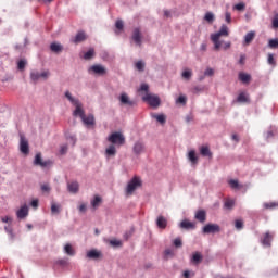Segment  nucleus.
I'll return each instance as SVG.
<instances>
[{
    "label": "nucleus",
    "mask_w": 278,
    "mask_h": 278,
    "mask_svg": "<svg viewBox=\"0 0 278 278\" xmlns=\"http://www.w3.org/2000/svg\"><path fill=\"white\" fill-rule=\"evenodd\" d=\"M245 60H247V56L244 54H241L239 59V64H244Z\"/></svg>",
    "instance_id": "62"
},
{
    "label": "nucleus",
    "mask_w": 278,
    "mask_h": 278,
    "mask_svg": "<svg viewBox=\"0 0 278 278\" xmlns=\"http://www.w3.org/2000/svg\"><path fill=\"white\" fill-rule=\"evenodd\" d=\"M56 264H59V266H68V261L66 258H61L56 261Z\"/></svg>",
    "instance_id": "52"
},
{
    "label": "nucleus",
    "mask_w": 278,
    "mask_h": 278,
    "mask_svg": "<svg viewBox=\"0 0 278 278\" xmlns=\"http://www.w3.org/2000/svg\"><path fill=\"white\" fill-rule=\"evenodd\" d=\"M156 225L159 229H166V226L168 225V220L164 216H159L156 219Z\"/></svg>",
    "instance_id": "23"
},
{
    "label": "nucleus",
    "mask_w": 278,
    "mask_h": 278,
    "mask_svg": "<svg viewBox=\"0 0 278 278\" xmlns=\"http://www.w3.org/2000/svg\"><path fill=\"white\" fill-rule=\"evenodd\" d=\"M200 50L201 51H207V43H201V46H200Z\"/></svg>",
    "instance_id": "63"
},
{
    "label": "nucleus",
    "mask_w": 278,
    "mask_h": 278,
    "mask_svg": "<svg viewBox=\"0 0 278 278\" xmlns=\"http://www.w3.org/2000/svg\"><path fill=\"white\" fill-rule=\"evenodd\" d=\"M244 8H247V4H244V2H240L233 7V10H238L239 12H242Z\"/></svg>",
    "instance_id": "45"
},
{
    "label": "nucleus",
    "mask_w": 278,
    "mask_h": 278,
    "mask_svg": "<svg viewBox=\"0 0 278 278\" xmlns=\"http://www.w3.org/2000/svg\"><path fill=\"white\" fill-rule=\"evenodd\" d=\"M255 38V31H249L245 36H244V41L243 45H251V42H253V39Z\"/></svg>",
    "instance_id": "27"
},
{
    "label": "nucleus",
    "mask_w": 278,
    "mask_h": 278,
    "mask_svg": "<svg viewBox=\"0 0 278 278\" xmlns=\"http://www.w3.org/2000/svg\"><path fill=\"white\" fill-rule=\"evenodd\" d=\"M30 205H31V207H35V210H36V207H38V200L37 199L33 200Z\"/></svg>",
    "instance_id": "64"
},
{
    "label": "nucleus",
    "mask_w": 278,
    "mask_h": 278,
    "mask_svg": "<svg viewBox=\"0 0 278 278\" xmlns=\"http://www.w3.org/2000/svg\"><path fill=\"white\" fill-rule=\"evenodd\" d=\"M84 40H86V33L78 31L77 35L73 38L72 42L77 45L79 42H84Z\"/></svg>",
    "instance_id": "24"
},
{
    "label": "nucleus",
    "mask_w": 278,
    "mask_h": 278,
    "mask_svg": "<svg viewBox=\"0 0 278 278\" xmlns=\"http://www.w3.org/2000/svg\"><path fill=\"white\" fill-rule=\"evenodd\" d=\"M268 47L269 49H278V39H269Z\"/></svg>",
    "instance_id": "39"
},
{
    "label": "nucleus",
    "mask_w": 278,
    "mask_h": 278,
    "mask_svg": "<svg viewBox=\"0 0 278 278\" xmlns=\"http://www.w3.org/2000/svg\"><path fill=\"white\" fill-rule=\"evenodd\" d=\"M119 101L123 105H134V101L129 99V96H127V93H122L119 96Z\"/></svg>",
    "instance_id": "21"
},
{
    "label": "nucleus",
    "mask_w": 278,
    "mask_h": 278,
    "mask_svg": "<svg viewBox=\"0 0 278 278\" xmlns=\"http://www.w3.org/2000/svg\"><path fill=\"white\" fill-rule=\"evenodd\" d=\"M108 141L111 142V144L122 147V144H125V136L121 132H113L108 137Z\"/></svg>",
    "instance_id": "5"
},
{
    "label": "nucleus",
    "mask_w": 278,
    "mask_h": 278,
    "mask_svg": "<svg viewBox=\"0 0 278 278\" xmlns=\"http://www.w3.org/2000/svg\"><path fill=\"white\" fill-rule=\"evenodd\" d=\"M225 21H226V23H231V13H229V12L225 13Z\"/></svg>",
    "instance_id": "56"
},
{
    "label": "nucleus",
    "mask_w": 278,
    "mask_h": 278,
    "mask_svg": "<svg viewBox=\"0 0 278 278\" xmlns=\"http://www.w3.org/2000/svg\"><path fill=\"white\" fill-rule=\"evenodd\" d=\"M140 90L143 91V92H147V91L149 90V85L142 84V85L140 86Z\"/></svg>",
    "instance_id": "59"
},
{
    "label": "nucleus",
    "mask_w": 278,
    "mask_h": 278,
    "mask_svg": "<svg viewBox=\"0 0 278 278\" xmlns=\"http://www.w3.org/2000/svg\"><path fill=\"white\" fill-rule=\"evenodd\" d=\"M2 223H7L8 225H12V217L10 216H4L1 217Z\"/></svg>",
    "instance_id": "53"
},
{
    "label": "nucleus",
    "mask_w": 278,
    "mask_h": 278,
    "mask_svg": "<svg viewBox=\"0 0 278 278\" xmlns=\"http://www.w3.org/2000/svg\"><path fill=\"white\" fill-rule=\"evenodd\" d=\"M48 162L42 161V156L40 154H36L34 165L41 166V168H46L48 166Z\"/></svg>",
    "instance_id": "19"
},
{
    "label": "nucleus",
    "mask_w": 278,
    "mask_h": 278,
    "mask_svg": "<svg viewBox=\"0 0 278 278\" xmlns=\"http://www.w3.org/2000/svg\"><path fill=\"white\" fill-rule=\"evenodd\" d=\"M165 257H173L175 255V251L173 249H166L164 251Z\"/></svg>",
    "instance_id": "46"
},
{
    "label": "nucleus",
    "mask_w": 278,
    "mask_h": 278,
    "mask_svg": "<svg viewBox=\"0 0 278 278\" xmlns=\"http://www.w3.org/2000/svg\"><path fill=\"white\" fill-rule=\"evenodd\" d=\"M220 232V226L218 224H206L202 228V233H219Z\"/></svg>",
    "instance_id": "8"
},
{
    "label": "nucleus",
    "mask_w": 278,
    "mask_h": 278,
    "mask_svg": "<svg viewBox=\"0 0 278 278\" xmlns=\"http://www.w3.org/2000/svg\"><path fill=\"white\" fill-rule=\"evenodd\" d=\"M29 215V207L27 205L21 206L20 210L16 212L17 218H26Z\"/></svg>",
    "instance_id": "14"
},
{
    "label": "nucleus",
    "mask_w": 278,
    "mask_h": 278,
    "mask_svg": "<svg viewBox=\"0 0 278 278\" xmlns=\"http://www.w3.org/2000/svg\"><path fill=\"white\" fill-rule=\"evenodd\" d=\"M103 199H101V195H94L93 199H91L90 204L93 210H97L99 205H101Z\"/></svg>",
    "instance_id": "22"
},
{
    "label": "nucleus",
    "mask_w": 278,
    "mask_h": 278,
    "mask_svg": "<svg viewBox=\"0 0 278 278\" xmlns=\"http://www.w3.org/2000/svg\"><path fill=\"white\" fill-rule=\"evenodd\" d=\"M67 141L70 144L75 146V142L77 141V139H75V137L71 136V137H67Z\"/></svg>",
    "instance_id": "58"
},
{
    "label": "nucleus",
    "mask_w": 278,
    "mask_h": 278,
    "mask_svg": "<svg viewBox=\"0 0 278 278\" xmlns=\"http://www.w3.org/2000/svg\"><path fill=\"white\" fill-rule=\"evenodd\" d=\"M179 227L181 229H194V223L188 220V219H185L182 220L180 224H179Z\"/></svg>",
    "instance_id": "25"
},
{
    "label": "nucleus",
    "mask_w": 278,
    "mask_h": 278,
    "mask_svg": "<svg viewBox=\"0 0 278 278\" xmlns=\"http://www.w3.org/2000/svg\"><path fill=\"white\" fill-rule=\"evenodd\" d=\"M230 188H232V190H240L242 189V185H240V182H238V180L236 179H231L228 181Z\"/></svg>",
    "instance_id": "30"
},
{
    "label": "nucleus",
    "mask_w": 278,
    "mask_h": 278,
    "mask_svg": "<svg viewBox=\"0 0 278 278\" xmlns=\"http://www.w3.org/2000/svg\"><path fill=\"white\" fill-rule=\"evenodd\" d=\"M86 257L87 260H101V257H103V253L97 249H92L87 251Z\"/></svg>",
    "instance_id": "11"
},
{
    "label": "nucleus",
    "mask_w": 278,
    "mask_h": 278,
    "mask_svg": "<svg viewBox=\"0 0 278 278\" xmlns=\"http://www.w3.org/2000/svg\"><path fill=\"white\" fill-rule=\"evenodd\" d=\"M67 190L71 194H77L79 192V184L77 181L68 182Z\"/></svg>",
    "instance_id": "16"
},
{
    "label": "nucleus",
    "mask_w": 278,
    "mask_h": 278,
    "mask_svg": "<svg viewBox=\"0 0 278 278\" xmlns=\"http://www.w3.org/2000/svg\"><path fill=\"white\" fill-rule=\"evenodd\" d=\"M200 153L201 155H203L204 157H212V151H210L208 147H202L200 149Z\"/></svg>",
    "instance_id": "32"
},
{
    "label": "nucleus",
    "mask_w": 278,
    "mask_h": 278,
    "mask_svg": "<svg viewBox=\"0 0 278 278\" xmlns=\"http://www.w3.org/2000/svg\"><path fill=\"white\" fill-rule=\"evenodd\" d=\"M261 242L263 247H270V242H273V235L270 232H266Z\"/></svg>",
    "instance_id": "20"
},
{
    "label": "nucleus",
    "mask_w": 278,
    "mask_h": 278,
    "mask_svg": "<svg viewBox=\"0 0 278 278\" xmlns=\"http://www.w3.org/2000/svg\"><path fill=\"white\" fill-rule=\"evenodd\" d=\"M131 40L137 47H142V33L140 31V28L134 29Z\"/></svg>",
    "instance_id": "10"
},
{
    "label": "nucleus",
    "mask_w": 278,
    "mask_h": 278,
    "mask_svg": "<svg viewBox=\"0 0 278 278\" xmlns=\"http://www.w3.org/2000/svg\"><path fill=\"white\" fill-rule=\"evenodd\" d=\"M137 71H139L140 73H142V71H144V61H138L136 64H135Z\"/></svg>",
    "instance_id": "40"
},
{
    "label": "nucleus",
    "mask_w": 278,
    "mask_h": 278,
    "mask_svg": "<svg viewBox=\"0 0 278 278\" xmlns=\"http://www.w3.org/2000/svg\"><path fill=\"white\" fill-rule=\"evenodd\" d=\"M41 192H46L47 194H49V192H51V185L49 184H41Z\"/></svg>",
    "instance_id": "41"
},
{
    "label": "nucleus",
    "mask_w": 278,
    "mask_h": 278,
    "mask_svg": "<svg viewBox=\"0 0 278 278\" xmlns=\"http://www.w3.org/2000/svg\"><path fill=\"white\" fill-rule=\"evenodd\" d=\"M116 155V147L114 144L109 146L105 149V157L110 160V157H114Z\"/></svg>",
    "instance_id": "18"
},
{
    "label": "nucleus",
    "mask_w": 278,
    "mask_h": 278,
    "mask_svg": "<svg viewBox=\"0 0 278 278\" xmlns=\"http://www.w3.org/2000/svg\"><path fill=\"white\" fill-rule=\"evenodd\" d=\"M268 64H275V56H273V54H268V59H267Z\"/></svg>",
    "instance_id": "57"
},
{
    "label": "nucleus",
    "mask_w": 278,
    "mask_h": 278,
    "mask_svg": "<svg viewBox=\"0 0 278 278\" xmlns=\"http://www.w3.org/2000/svg\"><path fill=\"white\" fill-rule=\"evenodd\" d=\"M239 79L242 81V84H249L251 81V76L247 73H239Z\"/></svg>",
    "instance_id": "29"
},
{
    "label": "nucleus",
    "mask_w": 278,
    "mask_h": 278,
    "mask_svg": "<svg viewBox=\"0 0 278 278\" xmlns=\"http://www.w3.org/2000/svg\"><path fill=\"white\" fill-rule=\"evenodd\" d=\"M181 77L182 79H186L187 81L190 80V78L192 77V70H185L181 73Z\"/></svg>",
    "instance_id": "33"
},
{
    "label": "nucleus",
    "mask_w": 278,
    "mask_h": 278,
    "mask_svg": "<svg viewBox=\"0 0 278 278\" xmlns=\"http://www.w3.org/2000/svg\"><path fill=\"white\" fill-rule=\"evenodd\" d=\"M94 58V49H89L85 54H84V60H92Z\"/></svg>",
    "instance_id": "36"
},
{
    "label": "nucleus",
    "mask_w": 278,
    "mask_h": 278,
    "mask_svg": "<svg viewBox=\"0 0 278 278\" xmlns=\"http://www.w3.org/2000/svg\"><path fill=\"white\" fill-rule=\"evenodd\" d=\"M25 66H27V61H25V60L18 61V63H17V68H18L20 71H23V70L25 68Z\"/></svg>",
    "instance_id": "47"
},
{
    "label": "nucleus",
    "mask_w": 278,
    "mask_h": 278,
    "mask_svg": "<svg viewBox=\"0 0 278 278\" xmlns=\"http://www.w3.org/2000/svg\"><path fill=\"white\" fill-rule=\"evenodd\" d=\"M233 205H236L235 200H226L225 207H227V210H231V207H233Z\"/></svg>",
    "instance_id": "43"
},
{
    "label": "nucleus",
    "mask_w": 278,
    "mask_h": 278,
    "mask_svg": "<svg viewBox=\"0 0 278 278\" xmlns=\"http://www.w3.org/2000/svg\"><path fill=\"white\" fill-rule=\"evenodd\" d=\"M173 244H174V247L179 248V247H182L184 243L181 242V239H180V238H176V239L174 240Z\"/></svg>",
    "instance_id": "54"
},
{
    "label": "nucleus",
    "mask_w": 278,
    "mask_h": 278,
    "mask_svg": "<svg viewBox=\"0 0 278 278\" xmlns=\"http://www.w3.org/2000/svg\"><path fill=\"white\" fill-rule=\"evenodd\" d=\"M201 262H203V255H201V253L199 252L193 253L191 257V263L197 265L201 264Z\"/></svg>",
    "instance_id": "26"
},
{
    "label": "nucleus",
    "mask_w": 278,
    "mask_h": 278,
    "mask_svg": "<svg viewBox=\"0 0 278 278\" xmlns=\"http://www.w3.org/2000/svg\"><path fill=\"white\" fill-rule=\"evenodd\" d=\"M273 28H274V29H278V17H275V18L273 20Z\"/></svg>",
    "instance_id": "60"
},
{
    "label": "nucleus",
    "mask_w": 278,
    "mask_h": 278,
    "mask_svg": "<svg viewBox=\"0 0 278 278\" xmlns=\"http://www.w3.org/2000/svg\"><path fill=\"white\" fill-rule=\"evenodd\" d=\"M231 140H233V142H240V137L237 134H233Z\"/></svg>",
    "instance_id": "61"
},
{
    "label": "nucleus",
    "mask_w": 278,
    "mask_h": 278,
    "mask_svg": "<svg viewBox=\"0 0 278 278\" xmlns=\"http://www.w3.org/2000/svg\"><path fill=\"white\" fill-rule=\"evenodd\" d=\"M187 159L189 160V162L194 165L199 163V156L197 155V151L194 150H189L188 154H187Z\"/></svg>",
    "instance_id": "15"
},
{
    "label": "nucleus",
    "mask_w": 278,
    "mask_h": 278,
    "mask_svg": "<svg viewBox=\"0 0 278 278\" xmlns=\"http://www.w3.org/2000/svg\"><path fill=\"white\" fill-rule=\"evenodd\" d=\"M88 73H89V75H105V73H108V71L105 70V67L103 65L96 64L88 68Z\"/></svg>",
    "instance_id": "7"
},
{
    "label": "nucleus",
    "mask_w": 278,
    "mask_h": 278,
    "mask_svg": "<svg viewBox=\"0 0 278 278\" xmlns=\"http://www.w3.org/2000/svg\"><path fill=\"white\" fill-rule=\"evenodd\" d=\"M87 210H88L87 203H84V202L79 203L78 211L80 212V214H86Z\"/></svg>",
    "instance_id": "38"
},
{
    "label": "nucleus",
    "mask_w": 278,
    "mask_h": 278,
    "mask_svg": "<svg viewBox=\"0 0 278 278\" xmlns=\"http://www.w3.org/2000/svg\"><path fill=\"white\" fill-rule=\"evenodd\" d=\"M143 101H147V103H149V105H151V108H159L161 101H160V97L155 96V94H151L148 93L143 97Z\"/></svg>",
    "instance_id": "6"
},
{
    "label": "nucleus",
    "mask_w": 278,
    "mask_h": 278,
    "mask_svg": "<svg viewBox=\"0 0 278 278\" xmlns=\"http://www.w3.org/2000/svg\"><path fill=\"white\" fill-rule=\"evenodd\" d=\"M140 186H142V180L139 177L135 176L127 184L126 194L128 197H131V194H134V192H136V190H138V188H140Z\"/></svg>",
    "instance_id": "4"
},
{
    "label": "nucleus",
    "mask_w": 278,
    "mask_h": 278,
    "mask_svg": "<svg viewBox=\"0 0 278 278\" xmlns=\"http://www.w3.org/2000/svg\"><path fill=\"white\" fill-rule=\"evenodd\" d=\"M61 205L55 203V202H52L51 203V212L52 214H60V210H61Z\"/></svg>",
    "instance_id": "35"
},
{
    "label": "nucleus",
    "mask_w": 278,
    "mask_h": 278,
    "mask_svg": "<svg viewBox=\"0 0 278 278\" xmlns=\"http://www.w3.org/2000/svg\"><path fill=\"white\" fill-rule=\"evenodd\" d=\"M204 77H214V68H211V67L206 68L204 71Z\"/></svg>",
    "instance_id": "44"
},
{
    "label": "nucleus",
    "mask_w": 278,
    "mask_h": 278,
    "mask_svg": "<svg viewBox=\"0 0 278 278\" xmlns=\"http://www.w3.org/2000/svg\"><path fill=\"white\" fill-rule=\"evenodd\" d=\"M205 21H207V23H213L214 22V13L212 12H207L204 16Z\"/></svg>",
    "instance_id": "42"
},
{
    "label": "nucleus",
    "mask_w": 278,
    "mask_h": 278,
    "mask_svg": "<svg viewBox=\"0 0 278 278\" xmlns=\"http://www.w3.org/2000/svg\"><path fill=\"white\" fill-rule=\"evenodd\" d=\"M51 77V72L49 70H33L30 71V80L33 84H38V81H47Z\"/></svg>",
    "instance_id": "3"
},
{
    "label": "nucleus",
    "mask_w": 278,
    "mask_h": 278,
    "mask_svg": "<svg viewBox=\"0 0 278 278\" xmlns=\"http://www.w3.org/2000/svg\"><path fill=\"white\" fill-rule=\"evenodd\" d=\"M110 245H111V247H121V241H119V240H116V239L111 240V241H110Z\"/></svg>",
    "instance_id": "55"
},
{
    "label": "nucleus",
    "mask_w": 278,
    "mask_h": 278,
    "mask_svg": "<svg viewBox=\"0 0 278 278\" xmlns=\"http://www.w3.org/2000/svg\"><path fill=\"white\" fill-rule=\"evenodd\" d=\"M50 49L54 53H60V51H62L63 47L60 43L54 42V43L50 45Z\"/></svg>",
    "instance_id": "34"
},
{
    "label": "nucleus",
    "mask_w": 278,
    "mask_h": 278,
    "mask_svg": "<svg viewBox=\"0 0 278 278\" xmlns=\"http://www.w3.org/2000/svg\"><path fill=\"white\" fill-rule=\"evenodd\" d=\"M63 251L66 255H70V257H75L76 251L75 248L71 243H66L63 248Z\"/></svg>",
    "instance_id": "17"
},
{
    "label": "nucleus",
    "mask_w": 278,
    "mask_h": 278,
    "mask_svg": "<svg viewBox=\"0 0 278 278\" xmlns=\"http://www.w3.org/2000/svg\"><path fill=\"white\" fill-rule=\"evenodd\" d=\"M264 207H266V210L273 208V207H278V203H276V202L264 203Z\"/></svg>",
    "instance_id": "50"
},
{
    "label": "nucleus",
    "mask_w": 278,
    "mask_h": 278,
    "mask_svg": "<svg viewBox=\"0 0 278 278\" xmlns=\"http://www.w3.org/2000/svg\"><path fill=\"white\" fill-rule=\"evenodd\" d=\"M67 151H68V146H66V144L61 146V148H60V154L61 155L66 154Z\"/></svg>",
    "instance_id": "51"
},
{
    "label": "nucleus",
    "mask_w": 278,
    "mask_h": 278,
    "mask_svg": "<svg viewBox=\"0 0 278 278\" xmlns=\"http://www.w3.org/2000/svg\"><path fill=\"white\" fill-rule=\"evenodd\" d=\"M195 220H199V223H205L207 220V213L204 210H199L194 214Z\"/></svg>",
    "instance_id": "13"
},
{
    "label": "nucleus",
    "mask_w": 278,
    "mask_h": 278,
    "mask_svg": "<svg viewBox=\"0 0 278 278\" xmlns=\"http://www.w3.org/2000/svg\"><path fill=\"white\" fill-rule=\"evenodd\" d=\"M237 101H239V103H248L249 101V93L247 92H241L238 98Z\"/></svg>",
    "instance_id": "31"
},
{
    "label": "nucleus",
    "mask_w": 278,
    "mask_h": 278,
    "mask_svg": "<svg viewBox=\"0 0 278 278\" xmlns=\"http://www.w3.org/2000/svg\"><path fill=\"white\" fill-rule=\"evenodd\" d=\"M146 150L147 149L144 147V142H142V141H136L132 147V151H134L135 155H142V153H144Z\"/></svg>",
    "instance_id": "12"
},
{
    "label": "nucleus",
    "mask_w": 278,
    "mask_h": 278,
    "mask_svg": "<svg viewBox=\"0 0 278 278\" xmlns=\"http://www.w3.org/2000/svg\"><path fill=\"white\" fill-rule=\"evenodd\" d=\"M188 98L186 96H179L176 100L177 105H186Z\"/></svg>",
    "instance_id": "37"
},
{
    "label": "nucleus",
    "mask_w": 278,
    "mask_h": 278,
    "mask_svg": "<svg viewBox=\"0 0 278 278\" xmlns=\"http://www.w3.org/2000/svg\"><path fill=\"white\" fill-rule=\"evenodd\" d=\"M235 227H236V229L240 230V229H242V227H244V223L241 219H237L235 222Z\"/></svg>",
    "instance_id": "48"
},
{
    "label": "nucleus",
    "mask_w": 278,
    "mask_h": 278,
    "mask_svg": "<svg viewBox=\"0 0 278 278\" xmlns=\"http://www.w3.org/2000/svg\"><path fill=\"white\" fill-rule=\"evenodd\" d=\"M227 37L229 36V27L227 25L223 24L217 33H214L211 35V40L214 45L215 51H220L223 49L224 51H227V49H231V41H224L220 40V37Z\"/></svg>",
    "instance_id": "2"
},
{
    "label": "nucleus",
    "mask_w": 278,
    "mask_h": 278,
    "mask_svg": "<svg viewBox=\"0 0 278 278\" xmlns=\"http://www.w3.org/2000/svg\"><path fill=\"white\" fill-rule=\"evenodd\" d=\"M151 116L152 118H155V121H157V123H160L161 125H164L166 123V115L164 114H152Z\"/></svg>",
    "instance_id": "28"
},
{
    "label": "nucleus",
    "mask_w": 278,
    "mask_h": 278,
    "mask_svg": "<svg viewBox=\"0 0 278 278\" xmlns=\"http://www.w3.org/2000/svg\"><path fill=\"white\" fill-rule=\"evenodd\" d=\"M65 97L75 108V110L73 111V116H78L83 121L84 125H86V127H93L94 115L89 114L86 116V113L84 112V104L79 102V99L73 97L71 91H66Z\"/></svg>",
    "instance_id": "1"
},
{
    "label": "nucleus",
    "mask_w": 278,
    "mask_h": 278,
    "mask_svg": "<svg viewBox=\"0 0 278 278\" xmlns=\"http://www.w3.org/2000/svg\"><path fill=\"white\" fill-rule=\"evenodd\" d=\"M115 27L116 29H118V31H123V27H124L123 21L117 20L115 23Z\"/></svg>",
    "instance_id": "49"
},
{
    "label": "nucleus",
    "mask_w": 278,
    "mask_h": 278,
    "mask_svg": "<svg viewBox=\"0 0 278 278\" xmlns=\"http://www.w3.org/2000/svg\"><path fill=\"white\" fill-rule=\"evenodd\" d=\"M20 151L24 155L29 154V141H27V139L23 135L20 138Z\"/></svg>",
    "instance_id": "9"
}]
</instances>
